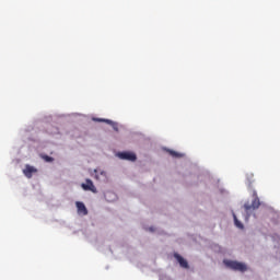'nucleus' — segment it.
<instances>
[{
  "mask_svg": "<svg viewBox=\"0 0 280 280\" xmlns=\"http://www.w3.org/2000/svg\"><path fill=\"white\" fill-rule=\"evenodd\" d=\"M233 219H234V224L237 229H244V224H242L240 222V220H237V215L233 214Z\"/></svg>",
  "mask_w": 280,
  "mask_h": 280,
  "instance_id": "8",
  "label": "nucleus"
},
{
  "mask_svg": "<svg viewBox=\"0 0 280 280\" xmlns=\"http://www.w3.org/2000/svg\"><path fill=\"white\" fill-rule=\"evenodd\" d=\"M118 159H121L122 161H131L132 163L137 161V154L126 151V152H118L117 153Z\"/></svg>",
  "mask_w": 280,
  "mask_h": 280,
  "instance_id": "3",
  "label": "nucleus"
},
{
  "mask_svg": "<svg viewBox=\"0 0 280 280\" xmlns=\"http://www.w3.org/2000/svg\"><path fill=\"white\" fill-rule=\"evenodd\" d=\"M36 172H38V170H36V167H34V166H32L30 164H27L25 166V168L23 170V174H24V176H26V178H32V176L34 174H36Z\"/></svg>",
  "mask_w": 280,
  "mask_h": 280,
  "instance_id": "4",
  "label": "nucleus"
},
{
  "mask_svg": "<svg viewBox=\"0 0 280 280\" xmlns=\"http://www.w3.org/2000/svg\"><path fill=\"white\" fill-rule=\"evenodd\" d=\"M75 206H77L79 214H81V215H89V210L86 209V206H84V202L77 201Z\"/></svg>",
  "mask_w": 280,
  "mask_h": 280,
  "instance_id": "6",
  "label": "nucleus"
},
{
  "mask_svg": "<svg viewBox=\"0 0 280 280\" xmlns=\"http://www.w3.org/2000/svg\"><path fill=\"white\" fill-rule=\"evenodd\" d=\"M175 259H177L180 268H185L188 269L189 268V262H187V260L185 258H183V256H180V254H174Z\"/></svg>",
  "mask_w": 280,
  "mask_h": 280,
  "instance_id": "7",
  "label": "nucleus"
},
{
  "mask_svg": "<svg viewBox=\"0 0 280 280\" xmlns=\"http://www.w3.org/2000/svg\"><path fill=\"white\" fill-rule=\"evenodd\" d=\"M82 188L85 191H93V194H97V188H95V185H93V180L86 179L85 184H82Z\"/></svg>",
  "mask_w": 280,
  "mask_h": 280,
  "instance_id": "5",
  "label": "nucleus"
},
{
  "mask_svg": "<svg viewBox=\"0 0 280 280\" xmlns=\"http://www.w3.org/2000/svg\"><path fill=\"white\" fill-rule=\"evenodd\" d=\"M168 154H171V156H174L175 159H180V156H183V154L172 150H168Z\"/></svg>",
  "mask_w": 280,
  "mask_h": 280,
  "instance_id": "9",
  "label": "nucleus"
},
{
  "mask_svg": "<svg viewBox=\"0 0 280 280\" xmlns=\"http://www.w3.org/2000/svg\"><path fill=\"white\" fill-rule=\"evenodd\" d=\"M42 159L46 161V163H54V158L49 155H42Z\"/></svg>",
  "mask_w": 280,
  "mask_h": 280,
  "instance_id": "10",
  "label": "nucleus"
},
{
  "mask_svg": "<svg viewBox=\"0 0 280 280\" xmlns=\"http://www.w3.org/2000/svg\"><path fill=\"white\" fill-rule=\"evenodd\" d=\"M100 121H105L106 124H113L112 120H108V119H100Z\"/></svg>",
  "mask_w": 280,
  "mask_h": 280,
  "instance_id": "11",
  "label": "nucleus"
},
{
  "mask_svg": "<svg viewBox=\"0 0 280 280\" xmlns=\"http://www.w3.org/2000/svg\"><path fill=\"white\" fill-rule=\"evenodd\" d=\"M224 264L228 268H231V270H236L238 272H246V270H248V267L244 262L235 260H224Z\"/></svg>",
  "mask_w": 280,
  "mask_h": 280,
  "instance_id": "1",
  "label": "nucleus"
},
{
  "mask_svg": "<svg viewBox=\"0 0 280 280\" xmlns=\"http://www.w3.org/2000/svg\"><path fill=\"white\" fill-rule=\"evenodd\" d=\"M253 198L254 199L252 201V205H249V203L244 205L245 211H250V209H253V210L259 209V207H261V201H259V197L257 196V190H254Z\"/></svg>",
  "mask_w": 280,
  "mask_h": 280,
  "instance_id": "2",
  "label": "nucleus"
},
{
  "mask_svg": "<svg viewBox=\"0 0 280 280\" xmlns=\"http://www.w3.org/2000/svg\"><path fill=\"white\" fill-rule=\"evenodd\" d=\"M114 130H117V128H116V127H114Z\"/></svg>",
  "mask_w": 280,
  "mask_h": 280,
  "instance_id": "12",
  "label": "nucleus"
}]
</instances>
